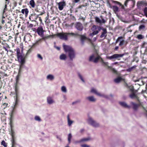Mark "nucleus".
Listing matches in <instances>:
<instances>
[{
    "label": "nucleus",
    "instance_id": "nucleus-3",
    "mask_svg": "<svg viewBox=\"0 0 147 147\" xmlns=\"http://www.w3.org/2000/svg\"><path fill=\"white\" fill-rule=\"evenodd\" d=\"M75 34L73 33H59L56 34V35L59 37L60 39L67 40V36L72 35L74 36Z\"/></svg>",
    "mask_w": 147,
    "mask_h": 147
},
{
    "label": "nucleus",
    "instance_id": "nucleus-34",
    "mask_svg": "<svg viewBox=\"0 0 147 147\" xmlns=\"http://www.w3.org/2000/svg\"><path fill=\"white\" fill-rule=\"evenodd\" d=\"M1 144L4 147H7V144L6 143L4 140H3L1 142Z\"/></svg>",
    "mask_w": 147,
    "mask_h": 147
},
{
    "label": "nucleus",
    "instance_id": "nucleus-48",
    "mask_svg": "<svg viewBox=\"0 0 147 147\" xmlns=\"http://www.w3.org/2000/svg\"><path fill=\"white\" fill-rule=\"evenodd\" d=\"M102 64V65H103L104 66H107L108 69H109L111 70V69L108 68V67L109 66H108V62H104Z\"/></svg>",
    "mask_w": 147,
    "mask_h": 147
},
{
    "label": "nucleus",
    "instance_id": "nucleus-38",
    "mask_svg": "<svg viewBox=\"0 0 147 147\" xmlns=\"http://www.w3.org/2000/svg\"><path fill=\"white\" fill-rule=\"evenodd\" d=\"M129 1H130L131 3H134L133 0H126L124 3V5L125 6H127V3Z\"/></svg>",
    "mask_w": 147,
    "mask_h": 147
},
{
    "label": "nucleus",
    "instance_id": "nucleus-18",
    "mask_svg": "<svg viewBox=\"0 0 147 147\" xmlns=\"http://www.w3.org/2000/svg\"><path fill=\"white\" fill-rule=\"evenodd\" d=\"M130 104L133 109L135 111H136L138 109L139 105L133 102H131Z\"/></svg>",
    "mask_w": 147,
    "mask_h": 147
},
{
    "label": "nucleus",
    "instance_id": "nucleus-59",
    "mask_svg": "<svg viewBox=\"0 0 147 147\" xmlns=\"http://www.w3.org/2000/svg\"><path fill=\"white\" fill-rule=\"evenodd\" d=\"M38 18H39V20L40 21V22H41V23H42V20L41 19V18L40 17H38Z\"/></svg>",
    "mask_w": 147,
    "mask_h": 147
},
{
    "label": "nucleus",
    "instance_id": "nucleus-24",
    "mask_svg": "<svg viewBox=\"0 0 147 147\" xmlns=\"http://www.w3.org/2000/svg\"><path fill=\"white\" fill-rule=\"evenodd\" d=\"M120 104L123 107H124L125 108L129 109L130 108V106L127 105V104L125 102H120Z\"/></svg>",
    "mask_w": 147,
    "mask_h": 147
},
{
    "label": "nucleus",
    "instance_id": "nucleus-13",
    "mask_svg": "<svg viewBox=\"0 0 147 147\" xmlns=\"http://www.w3.org/2000/svg\"><path fill=\"white\" fill-rule=\"evenodd\" d=\"M76 28L79 31H82L83 29V26L82 24L80 22H77L75 24Z\"/></svg>",
    "mask_w": 147,
    "mask_h": 147
},
{
    "label": "nucleus",
    "instance_id": "nucleus-19",
    "mask_svg": "<svg viewBox=\"0 0 147 147\" xmlns=\"http://www.w3.org/2000/svg\"><path fill=\"white\" fill-rule=\"evenodd\" d=\"M21 12L24 14L25 13V16L26 17L28 16L29 12V11L27 8H26L22 9L21 11Z\"/></svg>",
    "mask_w": 147,
    "mask_h": 147
},
{
    "label": "nucleus",
    "instance_id": "nucleus-6",
    "mask_svg": "<svg viewBox=\"0 0 147 147\" xmlns=\"http://www.w3.org/2000/svg\"><path fill=\"white\" fill-rule=\"evenodd\" d=\"M108 68L111 69V70L115 74L117 75V78L114 80V82L116 83L119 82V74H118L117 71L115 69L111 67L108 66Z\"/></svg>",
    "mask_w": 147,
    "mask_h": 147
},
{
    "label": "nucleus",
    "instance_id": "nucleus-27",
    "mask_svg": "<svg viewBox=\"0 0 147 147\" xmlns=\"http://www.w3.org/2000/svg\"><path fill=\"white\" fill-rule=\"evenodd\" d=\"M67 56L65 54H62L60 56V59L62 60H65Z\"/></svg>",
    "mask_w": 147,
    "mask_h": 147
},
{
    "label": "nucleus",
    "instance_id": "nucleus-28",
    "mask_svg": "<svg viewBox=\"0 0 147 147\" xmlns=\"http://www.w3.org/2000/svg\"><path fill=\"white\" fill-rule=\"evenodd\" d=\"M129 96L132 99L136 98L138 99L137 96L134 93H132L130 94Z\"/></svg>",
    "mask_w": 147,
    "mask_h": 147
},
{
    "label": "nucleus",
    "instance_id": "nucleus-44",
    "mask_svg": "<svg viewBox=\"0 0 147 147\" xmlns=\"http://www.w3.org/2000/svg\"><path fill=\"white\" fill-rule=\"evenodd\" d=\"M78 75L80 78V79L83 82H84V79H83L82 76L79 73L78 74Z\"/></svg>",
    "mask_w": 147,
    "mask_h": 147
},
{
    "label": "nucleus",
    "instance_id": "nucleus-29",
    "mask_svg": "<svg viewBox=\"0 0 147 147\" xmlns=\"http://www.w3.org/2000/svg\"><path fill=\"white\" fill-rule=\"evenodd\" d=\"M47 101L48 103L49 104H51L54 102L53 100L50 97H48L47 98Z\"/></svg>",
    "mask_w": 147,
    "mask_h": 147
},
{
    "label": "nucleus",
    "instance_id": "nucleus-55",
    "mask_svg": "<svg viewBox=\"0 0 147 147\" xmlns=\"http://www.w3.org/2000/svg\"><path fill=\"white\" fill-rule=\"evenodd\" d=\"M80 102V100H78V101H75V102H73L72 104L73 105H74L75 103H76L77 102Z\"/></svg>",
    "mask_w": 147,
    "mask_h": 147
},
{
    "label": "nucleus",
    "instance_id": "nucleus-62",
    "mask_svg": "<svg viewBox=\"0 0 147 147\" xmlns=\"http://www.w3.org/2000/svg\"><path fill=\"white\" fill-rule=\"evenodd\" d=\"M56 137L57 139H59L60 141L61 140V138H59L58 136H56Z\"/></svg>",
    "mask_w": 147,
    "mask_h": 147
},
{
    "label": "nucleus",
    "instance_id": "nucleus-51",
    "mask_svg": "<svg viewBox=\"0 0 147 147\" xmlns=\"http://www.w3.org/2000/svg\"><path fill=\"white\" fill-rule=\"evenodd\" d=\"M37 56L38 58L40 59L41 60H42L43 58L40 54H38Z\"/></svg>",
    "mask_w": 147,
    "mask_h": 147
},
{
    "label": "nucleus",
    "instance_id": "nucleus-30",
    "mask_svg": "<svg viewBox=\"0 0 147 147\" xmlns=\"http://www.w3.org/2000/svg\"><path fill=\"white\" fill-rule=\"evenodd\" d=\"M47 79H49L51 80H52L54 79V76L51 74L48 75L47 76Z\"/></svg>",
    "mask_w": 147,
    "mask_h": 147
},
{
    "label": "nucleus",
    "instance_id": "nucleus-61",
    "mask_svg": "<svg viewBox=\"0 0 147 147\" xmlns=\"http://www.w3.org/2000/svg\"><path fill=\"white\" fill-rule=\"evenodd\" d=\"M119 48V47L118 46H116L115 47V50H117Z\"/></svg>",
    "mask_w": 147,
    "mask_h": 147
},
{
    "label": "nucleus",
    "instance_id": "nucleus-35",
    "mask_svg": "<svg viewBox=\"0 0 147 147\" xmlns=\"http://www.w3.org/2000/svg\"><path fill=\"white\" fill-rule=\"evenodd\" d=\"M95 20L96 22L100 24L101 23V20H100L98 17H95Z\"/></svg>",
    "mask_w": 147,
    "mask_h": 147
},
{
    "label": "nucleus",
    "instance_id": "nucleus-53",
    "mask_svg": "<svg viewBox=\"0 0 147 147\" xmlns=\"http://www.w3.org/2000/svg\"><path fill=\"white\" fill-rule=\"evenodd\" d=\"M82 147H90V146L86 144H83L81 145Z\"/></svg>",
    "mask_w": 147,
    "mask_h": 147
},
{
    "label": "nucleus",
    "instance_id": "nucleus-4",
    "mask_svg": "<svg viewBox=\"0 0 147 147\" xmlns=\"http://www.w3.org/2000/svg\"><path fill=\"white\" fill-rule=\"evenodd\" d=\"M97 55L96 57L95 58V55L94 54H92L91 55L89 58V61H93L94 63H98V61L100 59L101 57L99 56L98 54H97Z\"/></svg>",
    "mask_w": 147,
    "mask_h": 147
},
{
    "label": "nucleus",
    "instance_id": "nucleus-31",
    "mask_svg": "<svg viewBox=\"0 0 147 147\" xmlns=\"http://www.w3.org/2000/svg\"><path fill=\"white\" fill-rule=\"evenodd\" d=\"M10 134L11 136V138L15 137V133L13 129H11L10 131Z\"/></svg>",
    "mask_w": 147,
    "mask_h": 147
},
{
    "label": "nucleus",
    "instance_id": "nucleus-36",
    "mask_svg": "<svg viewBox=\"0 0 147 147\" xmlns=\"http://www.w3.org/2000/svg\"><path fill=\"white\" fill-rule=\"evenodd\" d=\"M113 9L114 11L116 13L118 11V7L116 6H113Z\"/></svg>",
    "mask_w": 147,
    "mask_h": 147
},
{
    "label": "nucleus",
    "instance_id": "nucleus-47",
    "mask_svg": "<svg viewBox=\"0 0 147 147\" xmlns=\"http://www.w3.org/2000/svg\"><path fill=\"white\" fill-rule=\"evenodd\" d=\"M145 28V26L144 25H142L140 26L139 27V29L140 30L144 28Z\"/></svg>",
    "mask_w": 147,
    "mask_h": 147
},
{
    "label": "nucleus",
    "instance_id": "nucleus-46",
    "mask_svg": "<svg viewBox=\"0 0 147 147\" xmlns=\"http://www.w3.org/2000/svg\"><path fill=\"white\" fill-rule=\"evenodd\" d=\"M8 105V104L6 103H4L3 104V109H5L7 107Z\"/></svg>",
    "mask_w": 147,
    "mask_h": 147
},
{
    "label": "nucleus",
    "instance_id": "nucleus-5",
    "mask_svg": "<svg viewBox=\"0 0 147 147\" xmlns=\"http://www.w3.org/2000/svg\"><path fill=\"white\" fill-rule=\"evenodd\" d=\"M17 57L18 61L20 62L21 65H23L25 63V59L27 58V56L26 55H25L21 54L18 55Z\"/></svg>",
    "mask_w": 147,
    "mask_h": 147
},
{
    "label": "nucleus",
    "instance_id": "nucleus-57",
    "mask_svg": "<svg viewBox=\"0 0 147 147\" xmlns=\"http://www.w3.org/2000/svg\"><path fill=\"white\" fill-rule=\"evenodd\" d=\"M120 7H121L123 9H124V7L123 5H122L121 3H120Z\"/></svg>",
    "mask_w": 147,
    "mask_h": 147
},
{
    "label": "nucleus",
    "instance_id": "nucleus-56",
    "mask_svg": "<svg viewBox=\"0 0 147 147\" xmlns=\"http://www.w3.org/2000/svg\"><path fill=\"white\" fill-rule=\"evenodd\" d=\"M18 34V33H17V34H16V35H15V40H16V39H17V35Z\"/></svg>",
    "mask_w": 147,
    "mask_h": 147
},
{
    "label": "nucleus",
    "instance_id": "nucleus-8",
    "mask_svg": "<svg viewBox=\"0 0 147 147\" xmlns=\"http://www.w3.org/2000/svg\"><path fill=\"white\" fill-rule=\"evenodd\" d=\"M92 30L93 31L92 34L93 35H96L99 32V31L101 30V28L100 27L94 25L92 26Z\"/></svg>",
    "mask_w": 147,
    "mask_h": 147
},
{
    "label": "nucleus",
    "instance_id": "nucleus-20",
    "mask_svg": "<svg viewBox=\"0 0 147 147\" xmlns=\"http://www.w3.org/2000/svg\"><path fill=\"white\" fill-rule=\"evenodd\" d=\"M18 91L16 93V92H15L16 94V100H15V103L14 105V108H16L17 106L18 105V101L19 100L18 99Z\"/></svg>",
    "mask_w": 147,
    "mask_h": 147
},
{
    "label": "nucleus",
    "instance_id": "nucleus-22",
    "mask_svg": "<svg viewBox=\"0 0 147 147\" xmlns=\"http://www.w3.org/2000/svg\"><path fill=\"white\" fill-rule=\"evenodd\" d=\"M11 142H12L11 147H15V145L16 144V138H12Z\"/></svg>",
    "mask_w": 147,
    "mask_h": 147
},
{
    "label": "nucleus",
    "instance_id": "nucleus-7",
    "mask_svg": "<svg viewBox=\"0 0 147 147\" xmlns=\"http://www.w3.org/2000/svg\"><path fill=\"white\" fill-rule=\"evenodd\" d=\"M34 11L36 12L39 13L38 15L39 16H42L43 14L45 13V12L44 9L42 7L41 8H39L38 7V6H37L34 9Z\"/></svg>",
    "mask_w": 147,
    "mask_h": 147
},
{
    "label": "nucleus",
    "instance_id": "nucleus-14",
    "mask_svg": "<svg viewBox=\"0 0 147 147\" xmlns=\"http://www.w3.org/2000/svg\"><path fill=\"white\" fill-rule=\"evenodd\" d=\"M101 29L102 30V32L100 35V38H102L104 37H106L107 36V31L106 28H104L102 27L101 28Z\"/></svg>",
    "mask_w": 147,
    "mask_h": 147
},
{
    "label": "nucleus",
    "instance_id": "nucleus-50",
    "mask_svg": "<svg viewBox=\"0 0 147 147\" xmlns=\"http://www.w3.org/2000/svg\"><path fill=\"white\" fill-rule=\"evenodd\" d=\"M144 12L146 16L147 17V7H146L144 9Z\"/></svg>",
    "mask_w": 147,
    "mask_h": 147
},
{
    "label": "nucleus",
    "instance_id": "nucleus-42",
    "mask_svg": "<svg viewBox=\"0 0 147 147\" xmlns=\"http://www.w3.org/2000/svg\"><path fill=\"white\" fill-rule=\"evenodd\" d=\"M61 89L62 91L65 92H67V90L65 87L64 86H63L61 87Z\"/></svg>",
    "mask_w": 147,
    "mask_h": 147
},
{
    "label": "nucleus",
    "instance_id": "nucleus-63",
    "mask_svg": "<svg viewBox=\"0 0 147 147\" xmlns=\"http://www.w3.org/2000/svg\"><path fill=\"white\" fill-rule=\"evenodd\" d=\"M80 19L83 20V21H84L85 20V18H83V17H80Z\"/></svg>",
    "mask_w": 147,
    "mask_h": 147
},
{
    "label": "nucleus",
    "instance_id": "nucleus-11",
    "mask_svg": "<svg viewBox=\"0 0 147 147\" xmlns=\"http://www.w3.org/2000/svg\"><path fill=\"white\" fill-rule=\"evenodd\" d=\"M19 81V77L18 75L16 76V82L14 84V88L15 92L16 93L18 90V84Z\"/></svg>",
    "mask_w": 147,
    "mask_h": 147
},
{
    "label": "nucleus",
    "instance_id": "nucleus-21",
    "mask_svg": "<svg viewBox=\"0 0 147 147\" xmlns=\"http://www.w3.org/2000/svg\"><path fill=\"white\" fill-rule=\"evenodd\" d=\"M91 92L92 93H93L95 94L98 96H102V95L100 93L96 91V90L93 88H92L91 90Z\"/></svg>",
    "mask_w": 147,
    "mask_h": 147
},
{
    "label": "nucleus",
    "instance_id": "nucleus-16",
    "mask_svg": "<svg viewBox=\"0 0 147 147\" xmlns=\"http://www.w3.org/2000/svg\"><path fill=\"white\" fill-rule=\"evenodd\" d=\"M58 8L60 10H62L63 9L64 6L66 5L64 1H61L58 3Z\"/></svg>",
    "mask_w": 147,
    "mask_h": 147
},
{
    "label": "nucleus",
    "instance_id": "nucleus-52",
    "mask_svg": "<svg viewBox=\"0 0 147 147\" xmlns=\"http://www.w3.org/2000/svg\"><path fill=\"white\" fill-rule=\"evenodd\" d=\"M135 67L133 66L132 67L130 68H129L127 69V71H131L134 68H135Z\"/></svg>",
    "mask_w": 147,
    "mask_h": 147
},
{
    "label": "nucleus",
    "instance_id": "nucleus-1",
    "mask_svg": "<svg viewBox=\"0 0 147 147\" xmlns=\"http://www.w3.org/2000/svg\"><path fill=\"white\" fill-rule=\"evenodd\" d=\"M46 32V30L43 29V26H39L36 30V32L37 33L39 36H40L42 38L40 39L38 41H40L42 40H45L51 37H53L54 35H49L48 36H45L44 35V32Z\"/></svg>",
    "mask_w": 147,
    "mask_h": 147
},
{
    "label": "nucleus",
    "instance_id": "nucleus-58",
    "mask_svg": "<svg viewBox=\"0 0 147 147\" xmlns=\"http://www.w3.org/2000/svg\"><path fill=\"white\" fill-rule=\"evenodd\" d=\"M80 0H74V1L75 3H77L80 1Z\"/></svg>",
    "mask_w": 147,
    "mask_h": 147
},
{
    "label": "nucleus",
    "instance_id": "nucleus-12",
    "mask_svg": "<svg viewBox=\"0 0 147 147\" xmlns=\"http://www.w3.org/2000/svg\"><path fill=\"white\" fill-rule=\"evenodd\" d=\"M119 57V54H115L111 56L107 57L108 59L114 61L116 59H118Z\"/></svg>",
    "mask_w": 147,
    "mask_h": 147
},
{
    "label": "nucleus",
    "instance_id": "nucleus-37",
    "mask_svg": "<svg viewBox=\"0 0 147 147\" xmlns=\"http://www.w3.org/2000/svg\"><path fill=\"white\" fill-rule=\"evenodd\" d=\"M72 138V136L71 134H69L68 135V140L69 143L71 142V139Z\"/></svg>",
    "mask_w": 147,
    "mask_h": 147
},
{
    "label": "nucleus",
    "instance_id": "nucleus-32",
    "mask_svg": "<svg viewBox=\"0 0 147 147\" xmlns=\"http://www.w3.org/2000/svg\"><path fill=\"white\" fill-rule=\"evenodd\" d=\"M14 113V111L13 110H12L11 111V118L10 119V122L9 123V124L10 125H12L13 124V121L12 120V118L13 116V115Z\"/></svg>",
    "mask_w": 147,
    "mask_h": 147
},
{
    "label": "nucleus",
    "instance_id": "nucleus-17",
    "mask_svg": "<svg viewBox=\"0 0 147 147\" xmlns=\"http://www.w3.org/2000/svg\"><path fill=\"white\" fill-rule=\"evenodd\" d=\"M80 40L82 45H84L85 41L87 40V38L84 35H80Z\"/></svg>",
    "mask_w": 147,
    "mask_h": 147
},
{
    "label": "nucleus",
    "instance_id": "nucleus-64",
    "mask_svg": "<svg viewBox=\"0 0 147 147\" xmlns=\"http://www.w3.org/2000/svg\"><path fill=\"white\" fill-rule=\"evenodd\" d=\"M84 131V129H81V130L80 131V132L81 133H82Z\"/></svg>",
    "mask_w": 147,
    "mask_h": 147
},
{
    "label": "nucleus",
    "instance_id": "nucleus-26",
    "mask_svg": "<svg viewBox=\"0 0 147 147\" xmlns=\"http://www.w3.org/2000/svg\"><path fill=\"white\" fill-rule=\"evenodd\" d=\"M29 4L32 8H34L35 7V4L34 0H31L30 1Z\"/></svg>",
    "mask_w": 147,
    "mask_h": 147
},
{
    "label": "nucleus",
    "instance_id": "nucleus-10",
    "mask_svg": "<svg viewBox=\"0 0 147 147\" xmlns=\"http://www.w3.org/2000/svg\"><path fill=\"white\" fill-rule=\"evenodd\" d=\"M88 123L94 127H97L99 126V124L97 123L91 118H89L88 120Z\"/></svg>",
    "mask_w": 147,
    "mask_h": 147
},
{
    "label": "nucleus",
    "instance_id": "nucleus-54",
    "mask_svg": "<svg viewBox=\"0 0 147 147\" xmlns=\"http://www.w3.org/2000/svg\"><path fill=\"white\" fill-rule=\"evenodd\" d=\"M99 60H100V61L102 63L104 62L103 60L101 57V58H100V59Z\"/></svg>",
    "mask_w": 147,
    "mask_h": 147
},
{
    "label": "nucleus",
    "instance_id": "nucleus-43",
    "mask_svg": "<svg viewBox=\"0 0 147 147\" xmlns=\"http://www.w3.org/2000/svg\"><path fill=\"white\" fill-rule=\"evenodd\" d=\"M9 45L6 44V46H5H5H3V49H5L6 51H7V52H8V50L7 49V48H9Z\"/></svg>",
    "mask_w": 147,
    "mask_h": 147
},
{
    "label": "nucleus",
    "instance_id": "nucleus-23",
    "mask_svg": "<svg viewBox=\"0 0 147 147\" xmlns=\"http://www.w3.org/2000/svg\"><path fill=\"white\" fill-rule=\"evenodd\" d=\"M86 98L91 102H95L96 100V99L94 98V96H92L87 97Z\"/></svg>",
    "mask_w": 147,
    "mask_h": 147
},
{
    "label": "nucleus",
    "instance_id": "nucleus-25",
    "mask_svg": "<svg viewBox=\"0 0 147 147\" xmlns=\"http://www.w3.org/2000/svg\"><path fill=\"white\" fill-rule=\"evenodd\" d=\"M69 117V115H68L67 117V119L68 125L69 126H70L73 123L74 121L72 120H70Z\"/></svg>",
    "mask_w": 147,
    "mask_h": 147
},
{
    "label": "nucleus",
    "instance_id": "nucleus-33",
    "mask_svg": "<svg viewBox=\"0 0 147 147\" xmlns=\"http://www.w3.org/2000/svg\"><path fill=\"white\" fill-rule=\"evenodd\" d=\"M16 56L17 57L19 55H20L22 54L21 53L19 48L18 47L16 48Z\"/></svg>",
    "mask_w": 147,
    "mask_h": 147
},
{
    "label": "nucleus",
    "instance_id": "nucleus-39",
    "mask_svg": "<svg viewBox=\"0 0 147 147\" xmlns=\"http://www.w3.org/2000/svg\"><path fill=\"white\" fill-rule=\"evenodd\" d=\"M90 140L89 138H85L81 139L80 141V142H82L84 141H87Z\"/></svg>",
    "mask_w": 147,
    "mask_h": 147
},
{
    "label": "nucleus",
    "instance_id": "nucleus-41",
    "mask_svg": "<svg viewBox=\"0 0 147 147\" xmlns=\"http://www.w3.org/2000/svg\"><path fill=\"white\" fill-rule=\"evenodd\" d=\"M125 43L124 41L120 37V45H123Z\"/></svg>",
    "mask_w": 147,
    "mask_h": 147
},
{
    "label": "nucleus",
    "instance_id": "nucleus-15",
    "mask_svg": "<svg viewBox=\"0 0 147 147\" xmlns=\"http://www.w3.org/2000/svg\"><path fill=\"white\" fill-rule=\"evenodd\" d=\"M38 42V41H37L36 42L33 44L32 46H29V47H30V48L28 50L26 54L27 57V56L32 52L33 50V48L37 44Z\"/></svg>",
    "mask_w": 147,
    "mask_h": 147
},
{
    "label": "nucleus",
    "instance_id": "nucleus-49",
    "mask_svg": "<svg viewBox=\"0 0 147 147\" xmlns=\"http://www.w3.org/2000/svg\"><path fill=\"white\" fill-rule=\"evenodd\" d=\"M143 38V36L141 34L138 35L137 36V38L139 39H142Z\"/></svg>",
    "mask_w": 147,
    "mask_h": 147
},
{
    "label": "nucleus",
    "instance_id": "nucleus-40",
    "mask_svg": "<svg viewBox=\"0 0 147 147\" xmlns=\"http://www.w3.org/2000/svg\"><path fill=\"white\" fill-rule=\"evenodd\" d=\"M34 119L35 120L40 121L41 120L40 118L38 116H36L34 117Z\"/></svg>",
    "mask_w": 147,
    "mask_h": 147
},
{
    "label": "nucleus",
    "instance_id": "nucleus-2",
    "mask_svg": "<svg viewBox=\"0 0 147 147\" xmlns=\"http://www.w3.org/2000/svg\"><path fill=\"white\" fill-rule=\"evenodd\" d=\"M63 48L65 51L68 53V55L70 59L72 61L75 58L76 54L75 52L72 48L69 46L63 45Z\"/></svg>",
    "mask_w": 147,
    "mask_h": 147
},
{
    "label": "nucleus",
    "instance_id": "nucleus-60",
    "mask_svg": "<svg viewBox=\"0 0 147 147\" xmlns=\"http://www.w3.org/2000/svg\"><path fill=\"white\" fill-rule=\"evenodd\" d=\"M11 129H13V124L10 125Z\"/></svg>",
    "mask_w": 147,
    "mask_h": 147
},
{
    "label": "nucleus",
    "instance_id": "nucleus-9",
    "mask_svg": "<svg viewBox=\"0 0 147 147\" xmlns=\"http://www.w3.org/2000/svg\"><path fill=\"white\" fill-rule=\"evenodd\" d=\"M39 16V15L36 14L35 13H33L29 16V19L32 22H36Z\"/></svg>",
    "mask_w": 147,
    "mask_h": 147
},
{
    "label": "nucleus",
    "instance_id": "nucleus-45",
    "mask_svg": "<svg viewBox=\"0 0 147 147\" xmlns=\"http://www.w3.org/2000/svg\"><path fill=\"white\" fill-rule=\"evenodd\" d=\"M100 18L101 19V23H105L106 22V21L104 19V18H103L102 16H100Z\"/></svg>",
    "mask_w": 147,
    "mask_h": 147
}]
</instances>
